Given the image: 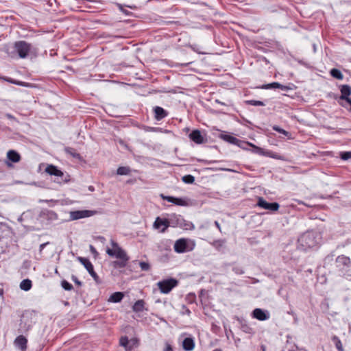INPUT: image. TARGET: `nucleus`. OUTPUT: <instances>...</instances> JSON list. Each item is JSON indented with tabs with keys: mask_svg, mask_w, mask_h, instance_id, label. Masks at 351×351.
Here are the masks:
<instances>
[{
	"mask_svg": "<svg viewBox=\"0 0 351 351\" xmlns=\"http://www.w3.org/2000/svg\"><path fill=\"white\" fill-rule=\"evenodd\" d=\"M237 321L240 324V328L242 331L247 334H252L254 332L253 328L249 326L245 320L237 317Z\"/></svg>",
	"mask_w": 351,
	"mask_h": 351,
	"instance_id": "obj_22",
	"label": "nucleus"
},
{
	"mask_svg": "<svg viewBox=\"0 0 351 351\" xmlns=\"http://www.w3.org/2000/svg\"><path fill=\"white\" fill-rule=\"evenodd\" d=\"M61 286L66 291H71L73 289V285L66 280L61 281Z\"/></svg>",
	"mask_w": 351,
	"mask_h": 351,
	"instance_id": "obj_37",
	"label": "nucleus"
},
{
	"mask_svg": "<svg viewBox=\"0 0 351 351\" xmlns=\"http://www.w3.org/2000/svg\"><path fill=\"white\" fill-rule=\"evenodd\" d=\"M32 283L29 279H25L21 281L20 283V288L25 291L30 290L32 288Z\"/></svg>",
	"mask_w": 351,
	"mask_h": 351,
	"instance_id": "obj_29",
	"label": "nucleus"
},
{
	"mask_svg": "<svg viewBox=\"0 0 351 351\" xmlns=\"http://www.w3.org/2000/svg\"><path fill=\"white\" fill-rule=\"evenodd\" d=\"M71 279L77 285H78V286L82 285V282L78 280V278H77L76 276L72 275Z\"/></svg>",
	"mask_w": 351,
	"mask_h": 351,
	"instance_id": "obj_45",
	"label": "nucleus"
},
{
	"mask_svg": "<svg viewBox=\"0 0 351 351\" xmlns=\"http://www.w3.org/2000/svg\"><path fill=\"white\" fill-rule=\"evenodd\" d=\"M265 156L272 158H275V159L284 160V157L282 156H280L277 153H274V152H272L269 150H266Z\"/></svg>",
	"mask_w": 351,
	"mask_h": 351,
	"instance_id": "obj_35",
	"label": "nucleus"
},
{
	"mask_svg": "<svg viewBox=\"0 0 351 351\" xmlns=\"http://www.w3.org/2000/svg\"><path fill=\"white\" fill-rule=\"evenodd\" d=\"M78 261L84 266L89 274L93 277L97 283L99 282V278L94 271V267L91 262L86 258L78 257Z\"/></svg>",
	"mask_w": 351,
	"mask_h": 351,
	"instance_id": "obj_8",
	"label": "nucleus"
},
{
	"mask_svg": "<svg viewBox=\"0 0 351 351\" xmlns=\"http://www.w3.org/2000/svg\"><path fill=\"white\" fill-rule=\"evenodd\" d=\"M160 196L162 199L167 200V202L173 203L178 206H186L187 204L184 199L180 197L166 196L162 194Z\"/></svg>",
	"mask_w": 351,
	"mask_h": 351,
	"instance_id": "obj_17",
	"label": "nucleus"
},
{
	"mask_svg": "<svg viewBox=\"0 0 351 351\" xmlns=\"http://www.w3.org/2000/svg\"><path fill=\"white\" fill-rule=\"evenodd\" d=\"M243 144L248 145V146H251L253 148L252 152L254 153H255V154H259V155H262V156H265V155L266 150L263 149L261 147L256 146V145H253L252 143H248V142H243Z\"/></svg>",
	"mask_w": 351,
	"mask_h": 351,
	"instance_id": "obj_26",
	"label": "nucleus"
},
{
	"mask_svg": "<svg viewBox=\"0 0 351 351\" xmlns=\"http://www.w3.org/2000/svg\"><path fill=\"white\" fill-rule=\"evenodd\" d=\"M215 225L219 229V230L221 231V226L217 221H215Z\"/></svg>",
	"mask_w": 351,
	"mask_h": 351,
	"instance_id": "obj_52",
	"label": "nucleus"
},
{
	"mask_svg": "<svg viewBox=\"0 0 351 351\" xmlns=\"http://www.w3.org/2000/svg\"><path fill=\"white\" fill-rule=\"evenodd\" d=\"M246 104L252 106H264L265 104L261 101L258 100H247L245 101Z\"/></svg>",
	"mask_w": 351,
	"mask_h": 351,
	"instance_id": "obj_40",
	"label": "nucleus"
},
{
	"mask_svg": "<svg viewBox=\"0 0 351 351\" xmlns=\"http://www.w3.org/2000/svg\"><path fill=\"white\" fill-rule=\"evenodd\" d=\"M49 244V242H46V243H42L40 245V247H39V252L40 254L42 253L43 249L45 248V247L47 245Z\"/></svg>",
	"mask_w": 351,
	"mask_h": 351,
	"instance_id": "obj_48",
	"label": "nucleus"
},
{
	"mask_svg": "<svg viewBox=\"0 0 351 351\" xmlns=\"http://www.w3.org/2000/svg\"><path fill=\"white\" fill-rule=\"evenodd\" d=\"M112 249L107 248L106 253L111 257H116L119 259L112 263L114 268H123L127 265L130 257L128 256L125 250H123L119 244L113 239L110 241Z\"/></svg>",
	"mask_w": 351,
	"mask_h": 351,
	"instance_id": "obj_1",
	"label": "nucleus"
},
{
	"mask_svg": "<svg viewBox=\"0 0 351 351\" xmlns=\"http://www.w3.org/2000/svg\"><path fill=\"white\" fill-rule=\"evenodd\" d=\"M220 138L226 142H228L233 145H237L243 149H245V147H244L243 146V142H241L238 138H237L232 136L228 135V134H221Z\"/></svg>",
	"mask_w": 351,
	"mask_h": 351,
	"instance_id": "obj_19",
	"label": "nucleus"
},
{
	"mask_svg": "<svg viewBox=\"0 0 351 351\" xmlns=\"http://www.w3.org/2000/svg\"><path fill=\"white\" fill-rule=\"evenodd\" d=\"M130 169L129 167H120L117 169V173L118 175L126 176L130 173Z\"/></svg>",
	"mask_w": 351,
	"mask_h": 351,
	"instance_id": "obj_32",
	"label": "nucleus"
},
{
	"mask_svg": "<svg viewBox=\"0 0 351 351\" xmlns=\"http://www.w3.org/2000/svg\"><path fill=\"white\" fill-rule=\"evenodd\" d=\"M64 150H65L66 153L71 155L75 158H80V157H81L80 154L79 153H77L75 151V149L72 147H65Z\"/></svg>",
	"mask_w": 351,
	"mask_h": 351,
	"instance_id": "obj_33",
	"label": "nucleus"
},
{
	"mask_svg": "<svg viewBox=\"0 0 351 351\" xmlns=\"http://www.w3.org/2000/svg\"><path fill=\"white\" fill-rule=\"evenodd\" d=\"M3 293V290H0V293Z\"/></svg>",
	"mask_w": 351,
	"mask_h": 351,
	"instance_id": "obj_58",
	"label": "nucleus"
},
{
	"mask_svg": "<svg viewBox=\"0 0 351 351\" xmlns=\"http://www.w3.org/2000/svg\"><path fill=\"white\" fill-rule=\"evenodd\" d=\"M90 252L94 254V255H97L98 254V252L96 250V249L94 247V246H93L92 245H90Z\"/></svg>",
	"mask_w": 351,
	"mask_h": 351,
	"instance_id": "obj_50",
	"label": "nucleus"
},
{
	"mask_svg": "<svg viewBox=\"0 0 351 351\" xmlns=\"http://www.w3.org/2000/svg\"><path fill=\"white\" fill-rule=\"evenodd\" d=\"M213 351H222V350L221 348H216L214 349Z\"/></svg>",
	"mask_w": 351,
	"mask_h": 351,
	"instance_id": "obj_56",
	"label": "nucleus"
},
{
	"mask_svg": "<svg viewBox=\"0 0 351 351\" xmlns=\"http://www.w3.org/2000/svg\"><path fill=\"white\" fill-rule=\"evenodd\" d=\"M171 227H180L185 230H193L195 226L191 221L185 220L182 216L176 214L171 215Z\"/></svg>",
	"mask_w": 351,
	"mask_h": 351,
	"instance_id": "obj_6",
	"label": "nucleus"
},
{
	"mask_svg": "<svg viewBox=\"0 0 351 351\" xmlns=\"http://www.w3.org/2000/svg\"><path fill=\"white\" fill-rule=\"evenodd\" d=\"M16 347L21 351H25L27 349V339L23 335L18 336L14 342Z\"/></svg>",
	"mask_w": 351,
	"mask_h": 351,
	"instance_id": "obj_18",
	"label": "nucleus"
},
{
	"mask_svg": "<svg viewBox=\"0 0 351 351\" xmlns=\"http://www.w3.org/2000/svg\"><path fill=\"white\" fill-rule=\"evenodd\" d=\"M226 243L225 240L223 239H218L215 240L213 242L211 243V245L215 247L217 250H219L221 247H222Z\"/></svg>",
	"mask_w": 351,
	"mask_h": 351,
	"instance_id": "obj_36",
	"label": "nucleus"
},
{
	"mask_svg": "<svg viewBox=\"0 0 351 351\" xmlns=\"http://www.w3.org/2000/svg\"><path fill=\"white\" fill-rule=\"evenodd\" d=\"M11 82L14 83V84H21L20 82H13V81H10Z\"/></svg>",
	"mask_w": 351,
	"mask_h": 351,
	"instance_id": "obj_57",
	"label": "nucleus"
},
{
	"mask_svg": "<svg viewBox=\"0 0 351 351\" xmlns=\"http://www.w3.org/2000/svg\"><path fill=\"white\" fill-rule=\"evenodd\" d=\"M340 91L341 95L339 97L341 99H346V97H349L351 94V87L349 85L344 84L340 86Z\"/></svg>",
	"mask_w": 351,
	"mask_h": 351,
	"instance_id": "obj_24",
	"label": "nucleus"
},
{
	"mask_svg": "<svg viewBox=\"0 0 351 351\" xmlns=\"http://www.w3.org/2000/svg\"><path fill=\"white\" fill-rule=\"evenodd\" d=\"M341 158L343 160L351 158V152H343L340 154Z\"/></svg>",
	"mask_w": 351,
	"mask_h": 351,
	"instance_id": "obj_43",
	"label": "nucleus"
},
{
	"mask_svg": "<svg viewBox=\"0 0 351 351\" xmlns=\"http://www.w3.org/2000/svg\"><path fill=\"white\" fill-rule=\"evenodd\" d=\"M45 172L56 177L54 182L60 184L67 183L70 181V176L64 173L53 165H49L45 169Z\"/></svg>",
	"mask_w": 351,
	"mask_h": 351,
	"instance_id": "obj_4",
	"label": "nucleus"
},
{
	"mask_svg": "<svg viewBox=\"0 0 351 351\" xmlns=\"http://www.w3.org/2000/svg\"><path fill=\"white\" fill-rule=\"evenodd\" d=\"M139 266L142 271H149L150 269V265L148 263L141 261L139 262Z\"/></svg>",
	"mask_w": 351,
	"mask_h": 351,
	"instance_id": "obj_41",
	"label": "nucleus"
},
{
	"mask_svg": "<svg viewBox=\"0 0 351 351\" xmlns=\"http://www.w3.org/2000/svg\"><path fill=\"white\" fill-rule=\"evenodd\" d=\"M261 349L262 351H266V347L264 345L261 346Z\"/></svg>",
	"mask_w": 351,
	"mask_h": 351,
	"instance_id": "obj_54",
	"label": "nucleus"
},
{
	"mask_svg": "<svg viewBox=\"0 0 351 351\" xmlns=\"http://www.w3.org/2000/svg\"><path fill=\"white\" fill-rule=\"evenodd\" d=\"M163 351H173L171 345L167 342L165 343V347Z\"/></svg>",
	"mask_w": 351,
	"mask_h": 351,
	"instance_id": "obj_46",
	"label": "nucleus"
},
{
	"mask_svg": "<svg viewBox=\"0 0 351 351\" xmlns=\"http://www.w3.org/2000/svg\"><path fill=\"white\" fill-rule=\"evenodd\" d=\"M256 205L263 209L271 211H277L280 205L277 202H267L263 197H258Z\"/></svg>",
	"mask_w": 351,
	"mask_h": 351,
	"instance_id": "obj_11",
	"label": "nucleus"
},
{
	"mask_svg": "<svg viewBox=\"0 0 351 351\" xmlns=\"http://www.w3.org/2000/svg\"><path fill=\"white\" fill-rule=\"evenodd\" d=\"M182 309H183V311L182 312V314H186L187 315H190L191 311L185 305H182Z\"/></svg>",
	"mask_w": 351,
	"mask_h": 351,
	"instance_id": "obj_47",
	"label": "nucleus"
},
{
	"mask_svg": "<svg viewBox=\"0 0 351 351\" xmlns=\"http://www.w3.org/2000/svg\"><path fill=\"white\" fill-rule=\"evenodd\" d=\"M119 344L121 346L124 347L126 351H130L132 350L133 347L130 345V341L128 340V337H122L120 339Z\"/></svg>",
	"mask_w": 351,
	"mask_h": 351,
	"instance_id": "obj_27",
	"label": "nucleus"
},
{
	"mask_svg": "<svg viewBox=\"0 0 351 351\" xmlns=\"http://www.w3.org/2000/svg\"><path fill=\"white\" fill-rule=\"evenodd\" d=\"M96 211L89 210H74L70 212V219L77 220L80 219L86 218L94 215Z\"/></svg>",
	"mask_w": 351,
	"mask_h": 351,
	"instance_id": "obj_10",
	"label": "nucleus"
},
{
	"mask_svg": "<svg viewBox=\"0 0 351 351\" xmlns=\"http://www.w3.org/2000/svg\"><path fill=\"white\" fill-rule=\"evenodd\" d=\"M182 348L185 351H191L195 348V341L192 337H186L182 341Z\"/></svg>",
	"mask_w": 351,
	"mask_h": 351,
	"instance_id": "obj_21",
	"label": "nucleus"
},
{
	"mask_svg": "<svg viewBox=\"0 0 351 351\" xmlns=\"http://www.w3.org/2000/svg\"><path fill=\"white\" fill-rule=\"evenodd\" d=\"M145 302L143 300H137L132 306L134 312H142L144 310Z\"/></svg>",
	"mask_w": 351,
	"mask_h": 351,
	"instance_id": "obj_28",
	"label": "nucleus"
},
{
	"mask_svg": "<svg viewBox=\"0 0 351 351\" xmlns=\"http://www.w3.org/2000/svg\"><path fill=\"white\" fill-rule=\"evenodd\" d=\"M123 296L124 295L122 292H115L110 296L108 301L114 303L119 302L122 300Z\"/></svg>",
	"mask_w": 351,
	"mask_h": 351,
	"instance_id": "obj_25",
	"label": "nucleus"
},
{
	"mask_svg": "<svg viewBox=\"0 0 351 351\" xmlns=\"http://www.w3.org/2000/svg\"><path fill=\"white\" fill-rule=\"evenodd\" d=\"M189 138L197 144H202L206 141V139L199 130H193L189 134Z\"/></svg>",
	"mask_w": 351,
	"mask_h": 351,
	"instance_id": "obj_14",
	"label": "nucleus"
},
{
	"mask_svg": "<svg viewBox=\"0 0 351 351\" xmlns=\"http://www.w3.org/2000/svg\"><path fill=\"white\" fill-rule=\"evenodd\" d=\"M170 222L171 216L168 219H162L158 217L154 223V227L156 229H160L162 227L160 232H165L169 227H171Z\"/></svg>",
	"mask_w": 351,
	"mask_h": 351,
	"instance_id": "obj_13",
	"label": "nucleus"
},
{
	"mask_svg": "<svg viewBox=\"0 0 351 351\" xmlns=\"http://www.w3.org/2000/svg\"><path fill=\"white\" fill-rule=\"evenodd\" d=\"M335 267L341 276L351 278V260L348 256H338L335 260Z\"/></svg>",
	"mask_w": 351,
	"mask_h": 351,
	"instance_id": "obj_3",
	"label": "nucleus"
},
{
	"mask_svg": "<svg viewBox=\"0 0 351 351\" xmlns=\"http://www.w3.org/2000/svg\"><path fill=\"white\" fill-rule=\"evenodd\" d=\"M7 117L9 118V119H14V117L12 116L11 114H8Z\"/></svg>",
	"mask_w": 351,
	"mask_h": 351,
	"instance_id": "obj_55",
	"label": "nucleus"
},
{
	"mask_svg": "<svg viewBox=\"0 0 351 351\" xmlns=\"http://www.w3.org/2000/svg\"><path fill=\"white\" fill-rule=\"evenodd\" d=\"M332 341L335 343L338 351H344L341 340L337 336L332 337Z\"/></svg>",
	"mask_w": 351,
	"mask_h": 351,
	"instance_id": "obj_34",
	"label": "nucleus"
},
{
	"mask_svg": "<svg viewBox=\"0 0 351 351\" xmlns=\"http://www.w3.org/2000/svg\"><path fill=\"white\" fill-rule=\"evenodd\" d=\"M187 240L185 239H180L177 240L174 244V250L178 253H184L186 252Z\"/></svg>",
	"mask_w": 351,
	"mask_h": 351,
	"instance_id": "obj_16",
	"label": "nucleus"
},
{
	"mask_svg": "<svg viewBox=\"0 0 351 351\" xmlns=\"http://www.w3.org/2000/svg\"><path fill=\"white\" fill-rule=\"evenodd\" d=\"M339 104L351 110V99L349 97H346V99H341L339 100Z\"/></svg>",
	"mask_w": 351,
	"mask_h": 351,
	"instance_id": "obj_30",
	"label": "nucleus"
},
{
	"mask_svg": "<svg viewBox=\"0 0 351 351\" xmlns=\"http://www.w3.org/2000/svg\"><path fill=\"white\" fill-rule=\"evenodd\" d=\"M178 284V281L174 278H168L159 281L157 286L162 293H169Z\"/></svg>",
	"mask_w": 351,
	"mask_h": 351,
	"instance_id": "obj_7",
	"label": "nucleus"
},
{
	"mask_svg": "<svg viewBox=\"0 0 351 351\" xmlns=\"http://www.w3.org/2000/svg\"><path fill=\"white\" fill-rule=\"evenodd\" d=\"M182 180L184 183L192 184L195 181V178L191 175H186L182 177Z\"/></svg>",
	"mask_w": 351,
	"mask_h": 351,
	"instance_id": "obj_38",
	"label": "nucleus"
},
{
	"mask_svg": "<svg viewBox=\"0 0 351 351\" xmlns=\"http://www.w3.org/2000/svg\"><path fill=\"white\" fill-rule=\"evenodd\" d=\"M330 75L337 80H342L343 78V75L341 72L337 69H332L330 71Z\"/></svg>",
	"mask_w": 351,
	"mask_h": 351,
	"instance_id": "obj_31",
	"label": "nucleus"
},
{
	"mask_svg": "<svg viewBox=\"0 0 351 351\" xmlns=\"http://www.w3.org/2000/svg\"><path fill=\"white\" fill-rule=\"evenodd\" d=\"M98 239H99V241H101V242H104V241H105V240H106V239H105V238H104V237H101V236L99 237H98Z\"/></svg>",
	"mask_w": 351,
	"mask_h": 351,
	"instance_id": "obj_53",
	"label": "nucleus"
},
{
	"mask_svg": "<svg viewBox=\"0 0 351 351\" xmlns=\"http://www.w3.org/2000/svg\"><path fill=\"white\" fill-rule=\"evenodd\" d=\"M32 325L31 317L28 313L23 314L19 324V332L20 333L27 332L31 328Z\"/></svg>",
	"mask_w": 351,
	"mask_h": 351,
	"instance_id": "obj_9",
	"label": "nucleus"
},
{
	"mask_svg": "<svg viewBox=\"0 0 351 351\" xmlns=\"http://www.w3.org/2000/svg\"><path fill=\"white\" fill-rule=\"evenodd\" d=\"M7 158L12 162H18L21 160L20 154L14 150L8 151L7 153Z\"/></svg>",
	"mask_w": 351,
	"mask_h": 351,
	"instance_id": "obj_23",
	"label": "nucleus"
},
{
	"mask_svg": "<svg viewBox=\"0 0 351 351\" xmlns=\"http://www.w3.org/2000/svg\"><path fill=\"white\" fill-rule=\"evenodd\" d=\"M252 317L258 320L265 321L269 318V313L267 311L257 308L252 311Z\"/></svg>",
	"mask_w": 351,
	"mask_h": 351,
	"instance_id": "obj_15",
	"label": "nucleus"
},
{
	"mask_svg": "<svg viewBox=\"0 0 351 351\" xmlns=\"http://www.w3.org/2000/svg\"><path fill=\"white\" fill-rule=\"evenodd\" d=\"M321 242V235L316 231H307L298 239V248L306 251L316 247Z\"/></svg>",
	"mask_w": 351,
	"mask_h": 351,
	"instance_id": "obj_2",
	"label": "nucleus"
},
{
	"mask_svg": "<svg viewBox=\"0 0 351 351\" xmlns=\"http://www.w3.org/2000/svg\"><path fill=\"white\" fill-rule=\"evenodd\" d=\"M273 130L280 133V134H282L285 136H287L289 134V132L286 130H285L284 129L282 128H280L279 126L278 125H274L272 127Z\"/></svg>",
	"mask_w": 351,
	"mask_h": 351,
	"instance_id": "obj_42",
	"label": "nucleus"
},
{
	"mask_svg": "<svg viewBox=\"0 0 351 351\" xmlns=\"http://www.w3.org/2000/svg\"><path fill=\"white\" fill-rule=\"evenodd\" d=\"M232 271L237 275H241L244 274V270L239 266L233 267Z\"/></svg>",
	"mask_w": 351,
	"mask_h": 351,
	"instance_id": "obj_44",
	"label": "nucleus"
},
{
	"mask_svg": "<svg viewBox=\"0 0 351 351\" xmlns=\"http://www.w3.org/2000/svg\"><path fill=\"white\" fill-rule=\"evenodd\" d=\"M277 88H280L282 90H285V91L288 90L290 89V88L289 86L282 85L281 84H280V86L278 87H277Z\"/></svg>",
	"mask_w": 351,
	"mask_h": 351,
	"instance_id": "obj_49",
	"label": "nucleus"
},
{
	"mask_svg": "<svg viewBox=\"0 0 351 351\" xmlns=\"http://www.w3.org/2000/svg\"><path fill=\"white\" fill-rule=\"evenodd\" d=\"M154 118L157 121H160L168 115V112L160 106L154 108Z\"/></svg>",
	"mask_w": 351,
	"mask_h": 351,
	"instance_id": "obj_20",
	"label": "nucleus"
},
{
	"mask_svg": "<svg viewBox=\"0 0 351 351\" xmlns=\"http://www.w3.org/2000/svg\"><path fill=\"white\" fill-rule=\"evenodd\" d=\"M13 49L14 53H16L20 58L24 59L32 51L33 47L32 44L25 40H19L14 43Z\"/></svg>",
	"mask_w": 351,
	"mask_h": 351,
	"instance_id": "obj_5",
	"label": "nucleus"
},
{
	"mask_svg": "<svg viewBox=\"0 0 351 351\" xmlns=\"http://www.w3.org/2000/svg\"><path fill=\"white\" fill-rule=\"evenodd\" d=\"M119 9L125 14H128L129 12L126 10H124L121 5H119Z\"/></svg>",
	"mask_w": 351,
	"mask_h": 351,
	"instance_id": "obj_51",
	"label": "nucleus"
},
{
	"mask_svg": "<svg viewBox=\"0 0 351 351\" xmlns=\"http://www.w3.org/2000/svg\"><path fill=\"white\" fill-rule=\"evenodd\" d=\"M280 86V83L278 82H272L270 84H267L263 85L261 88L263 89H271V88H277Z\"/></svg>",
	"mask_w": 351,
	"mask_h": 351,
	"instance_id": "obj_39",
	"label": "nucleus"
},
{
	"mask_svg": "<svg viewBox=\"0 0 351 351\" xmlns=\"http://www.w3.org/2000/svg\"><path fill=\"white\" fill-rule=\"evenodd\" d=\"M39 217L43 221L47 223H51L58 219V215L54 211L48 209L43 210Z\"/></svg>",
	"mask_w": 351,
	"mask_h": 351,
	"instance_id": "obj_12",
	"label": "nucleus"
}]
</instances>
